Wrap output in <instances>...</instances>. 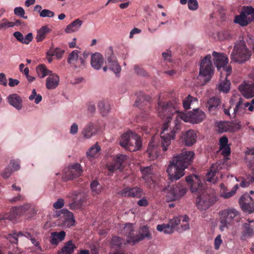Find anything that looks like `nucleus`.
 I'll list each match as a JSON object with an SVG mask.
<instances>
[{
	"label": "nucleus",
	"instance_id": "423d86ee",
	"mask_svg": "<svg viewBox=\"0 0 254 254\" xmlns=\"http://www.w3.org/2000/svg\"><path fill=\"white\" fill-rule=\"evenodd\" d=\"M213 73L214 69L211 61V56L207 55L201 61L199 75L204 78V81L205 83L210 80Z\"/></svg>",
	"mask_w": 254,
	"mask_h": 254
},
{
	"label": "nucleus",
	"instance_id": "2eb2a0df",
	"mask_svg": "<svg viewBox=\"0 0 254 254\" xmlns=\"http://www.w3.org/2000/svg\"><path fill=\"white\" fill-rule=\"evenodd\" d=\"M127 159V156L122 154H117L114 158V162L108 166V170L112 172L117 170H122L123 165Z\"/></svg>",
	"mask_w": 254,
	"mask_h": 254
},
{
	"label": "nucleus",
	"instance_id": "79ce46f5",
	"mask_svg": "<svg viewBox=\"0 0 254 254\" xmlns=\"http://www.w3.org/2000/svg\"><path fill=\"white\" fill-rule=\"evenodd\" d=\"M90 188L94 195L100 194L102 190V186L97 181H93L91 183Z\"/></svg>",
	"mask_w": 254,
	"mask_h": 254
},
{
	"label": "nucleus",
	"instance_id": "f257e3e1",
	"mask_svg": "<svg viewBox=\"0 0 254 254\" xmlns=\"http://www.w3.org/2000/svg\"><path fill=\"white\" fill-rule=\"evenodd\" d=\"M181 104L179 100H173L167 102H158L157 111L161 118H166V121L162 127L161 144L158 145L155 137H152L149 141L146 154L150 160L158 157L160 148L164 152L168 150L171 141L175 138V134L181 129V120L192 124L202 122L205 118V114L201 110L194 109L186 114L180 112L179 108Z\"/></svg>",
	"mask_w": 254,
	"mask_h": 254
},
{
	"label": "nucleus",
	"instance_id": "f03ea898",
	"mask_svg": "<svg viewBox=\"0 0 254 254\" xmlns=\"http://www.w3.org/2000/svg\"><path fill=\"white\" fill-rule=\"evenodd\" d=\"M194 153L184 151L173 157L167 169L169 179L171 181L179 180L184 175V171L193 161Z\"/></svg>",
	"mask_w": 254,
	"mask_h": 254
},
{
	"label": "nucleus",
	"instance_id": "6e6d98bb",
	"mask_svg": "<svg viewBox=\"0 0 254 254\" xmlns=\"http://www.w3.org/2000/svg\"><path fill=\"white\" fill-rule=\"evenodd\" d=\"M182 217H183V216H181L180 217H175L173 219L170 220L169 221L170 224L172 226L173 228L175 230L176 227L180 224L181 223V221L182 220Z\"/></svg>",
	"mask_w": 254,
	"mask_h": 254
},
{
	"label": "nucleus",
	"instance_id": "864d4df0",
	"mask_svg": "<svg viewBox=\"0 0 254 254\" xmlns=\"http://www.w3.org/2000/svg\"><path fill=\"white\" fill-rule=\"evenodd\" d=\"M20 236L18 233H13L8 234L6 238L9 240V241L12 244H17L18 243V238Z\"/></svg>",
	"mask_w": 254,
	"mask_h": 254
},
{
	"label": "nucleus",
	"instance_id": "7c9ffc66",
	"mask_svg": "<svg viewBox=\"0 0 254 254\" xmlns=\"http://www.w3.org/2000/svg\"><path fill=\"white\" fill-rule=\"evenodd\" d=\"M195 182L191 184L190 190L192 193H197L198 194L202 193L204 191V187L200 180L197 176H194Z\"/></svg>",
	"mask_w": 254,
	"mask_h": 254
},
{
	"label": "nucleus",
	"instance_id": "a18cd8bd",
	"mask_svg": "<svg viewBox=\"0 0 254 254\" xmlns=\"http://www.w3.org/2000/svg\"><path fill=\"white\" fill-rule=\"evenodd\" d=\"M101 148L100 146L96 144L92 146L86 152V154L88 157L92 158L99 152Z\"/></svg>",
	"mask_w": 254,
	"mask_h": 254
},
{
	"label": "nucleus",
	"instance_id": "603ef678",
	"mask_svg": "<svg viewBox=\"0 0 254 254\" xmlns=\"http://www.w3.org/2000/svg\"><path fill=\"white\" fill-rule=\"evenodd\" d=\"M230 82L229 81L226 79V81L222 82L219 84V89L224 93H227L230 90Z\"/></svg>",
	"mask_w": 254,
	"mask_h": 254
},
{
	"label": "nucleus",
	"instance_id": "a211bd4d",
	"mask_svg": "<svg viewBox=\"0 0 254 254\" xmlns=\"http://www.w3.org/2000/svg\"><path fill=\"white\" fill-rule=\"evenodd\" d=\"M212 56L214 57V64L218 70L227 64L228 59L225 55L214 51L212 53Z\"/></svg>",
	"mask_w": 254,
	"mask_h": 254
},
{
	"label": "nucleus",
	"instance_id": "4c0bfd02",
	"mask_svg": "<svg viewBox=\"0 0 254 254\" xmlns=\"http://www.w3.org/2000/svg\"><path fill=\"white\" fill-rule=\"evenodd\" d=\"M234 22L236 23L239 24L242 26L247 25L250 22L247 20V17L245 15L244 12H241L240 15H237L235 16Z\"/></svg>",
	"mask_w": 254,
	"mask_h": 254
},
{
	"label": "nucleus",
	"instance_id": "c9c22d12",
	"mask_svg": "<svg viewBox=\"0 0 254 254\" xmlns=\"http://www.w3.org/2000/svg\"><path fill=\"white\" fill-rule=\"evenodd\" d=\"M126 244L124 240L118 236H114L111 241V246L112 248L118 249L121 248L123 245Z\"/></svg>",
	"mask_w": 254,
	"mask_h": 254
},
{
	"label": "nucleus",
	"instance_id": "338daca9",
	"mask_svg": "<svg viewBox=\"0 0 254 254\" xmlns=\"http://www.w3.org/2000/svg\"><path fill=\"white\" fill-rule=\"evenodd\" d=\"M9 166H10L13 172L18 170L20 168L19 162L16 160L11 161Z\"/></svg>",
	"mask_w": 254,
	"mask_h": 254
},
{
	"label": "nucleus",
	"instance_id": "c85d7f7f",
	"mask_svg": "<svg viewBox=\"0 0 254 254\" xmlns=\"http://www.w3.org/2000/svg\"><path fill=\"white\" fill-rule=\"evenodd\" d=\"M51 32V29L49 28L48 25H45L42 26L37 31V35L35 37L36 41L40 42L44 40L48 33Z\"/></svg>",
	"mask_w": 254,
	"mask_h": 254
},
{
	"label": "nucleus",
	"instance_id": "dca6fc26",
	"mask_svg": "<svg viewBox=\"0 0 254 254\" xmlns=\"http://www.w3.org/2000/svg\"><path fill=\"white\" fill-rule=\"evenodd\" d=\"M83 170L79 163H75L71 166L65 173V181L72 180L81 175Z\"/></svg>",
	"mask_w": 254,
	"mask_h": 254
},
{
	"label": "nucleus",
	"instance_id": "9b49d317",
	"mask_svg": "<svg viewBox=\"0 0 254 254\" xmlns=\"http://www.w3.org/2000/svg\"><path fill=\"white\" fill-rule=\"evenodd\" d=\"M57 215L60 217L61 224L64 227H69L75 224L73 213L67 209H63L57 212Z\"/></svg>",
	"mask_w": 254,
	"mask_h": 254
},
{
	"label": "nucleus",
	"instance_id": "052dcab7",
	"mask_svg": "<svg viewBox=\"0 0 254 254\" xmlns=\"http://www.w3.org/2000/svg\"><path fill=\"white\" fill-rule=\"evenodd\" d=\"M188 5L189 8L191 10H196L198 7L197 0H189Z\"/></svg>",
	"mask_w": 254,
	"mask_h": 254
},
{
	"label": "nucleus",
	"instance_id": "0e129e2a",
	"mask_svg": "<svg viewBox=\"0 0 254 254\" xmlns=\"http://www.w3.org/2000/svg\"><path fill=\"white\" fill-rule=\"evenodd\" d=\"M228 139L226 136H223L220 138L219 140V148H224L227 146H229L228 144Z\"/></svg>",
	"mask_w": 254,
	"mask_h": 254
},
{
	"label": "nucleus",
	"instance_id": "473e14b6",
	"mask_svg": "<svg viewBox=\"0 0 254 254\" xmlns=\"http://www.w3.org/2000/svg\"><path fill=\"white\" fill-rule=\"evenodd\" d=\"M242 93L247 98L254 96V83L248 84L242 89Z\"/></svg>",
	"mask_w": 254,
	"mask_h": 254
},
{
	"label": "nucleus",
	"instance_id": "e433bc0d",
	"mask_svg": "<svg viewBox=\"0 0 254 254\" xmlns=\"http://www.w3.org/2000/svg\"><path fill=\"white\" fill-rule=\"evenodd\" d=\"M36 71L38 75L41 78H43L48 75H51L52 71L48 70L44 64H40L36 68Z\"/></svg>",
	"mask_w": 254,
	"mask_h": 254
},
{
	"label": "nucleus",
	"instance_id": "f704fd0d",
	"mask_svg": "<svg viewBox=\"0 0 254 254\" xmlns=\"http://www.w3.org/2000/svg\"><path fill=\"white\" fill-rule=\"evenodd\" d=\"M140 171L142 175V178L144 180L146 181H149V179L152 180V175L153 174V170L151 166L141 167Z\"/></svg>",
	"mask_w": 254,
	"mask_h": 254
},
{
	"label": "nucleus",
	"instance_id": "aec40b11",
	"mask_svg": "<svg viewBox=\"0 0 254 254\" xmlns=\"http://www.w3.org/2000/svg\"><path fill=\"white\" fill-rule=\"evenodd\" d=\"M196 131L193 129H190L183 134L182 141L186 146H191L196 142Z\"/></svg>",
	"mask_w": 254,
	"mask_h": 254
},
{
	"label": "nucleus",
	"instance_id": "49530a36",
	"mask_svg": "<svg viewBox=\"0 0 254 254\" xmlns=\"http://www.w3.org/2000/svg\"><path fill=\"white\" fill-rule=\"evenodd\" d=\"M64 52V50H61L59 48H56L53 50H51L50 51L48 52L47 55L51 56H55L58 59H59L62 57Z\"/></svg>",
	"mask_w": 254,
	"mask_h": 254
},
{
	"label": "nucleus",
	"instance_id": "7ed1b4c3",
	"mask_svg": "<svg viewBox=\"0 0 254 254\" xmlns=\"http://www.w3.org/2000/svg\"><path fill=\"white\" fill-rule=\"evenodd\" d=\"M120 144L126 150L132 152L140 149L142 141L139 135L127 131L121 135Z\"/></svg>",
	"mask_w": 254,
	"mask_h": 254
},
{
	"label": "nucleus",
	"instance_id": "6e6552de",
	"mask_svg": "<svg viewBox=\"0 0 254 254\" xmlns=\"http://www.w3.org/2000/svg\"><path fill=\"white\" fill-rule=\"evenodd\" d=\"M187 191L186 187L181 184L173 186L167 192L166 200L168 202L175 201L184 196Z\"/></svg>",
	"mask_w": 254,
	"mask_h": 254
},
{
	"label": "nucleus",
	"instance_id": "cd10ccee",
	"mask_svg": "<svg viewBox=\"0 0 254 254\" xmlns=\"http://www.w3.org/2000/svg\"><path fill=\"white\" fill-rule=\"evenodd\" d=\"M220 188L221 196L225 198H228L233 196L236 193L237 190L239 188V185H235L230 191H228L227 187H226L225 185L223 183H221L220 185Z\"/></svg>",
	"mask_w": 254,
	"mask_h": 254
},
{
	"label": "nucleus",
	"instance_id": "f8f14e48",
	"mask_svg": "<svg viewBox=\"0 0 254 254\" xmlns=\"http://www.w3.org/2000/svg\"><path fill=\"white\" fill-rule=\"evenodd\" d=\"M119 193L123 197L141 198L143 194V191L142 189L137 187H126Z\"/></svg>",
	"mask_w": 254,
	"mask_h": 254
},
{
	"label": "nucleus",
	"instance_id": "13d9d810",
	"mask_svg": "<svg viewBox=\"0 0 254 254\" xmlns=\"http://www.w3.org/2000/svg\"><path fill=\"white\" fill-rule=\"evenodd\" d=\"M13 170L12 168H11L10 166H8L7 167H6L3 171V172L1 173V176L4 179H7L8 178L10 175H11V173L13 172Z\"/></svg>",
	"mask_w": 254,
	"mask_h": 254
},
{
	"label": "nucleus",
	"instance_id": "393cba45",
	"mask_svg": "<svg viewBox=\"0 0 254 254\" xmlns=\"http://www.w3.org/2000/svg\"><path fill=\"white\" fill-rule=\"evenodd\" d=\"M8 103L16 109L19 110L22 107V101L21 97L17 94L9 95L7 97Z\"/></svg>",
	"mask_w": 254,
	"mask_h": 254
},
{
	"label": "nucleus",
	"instance_id": "20e7f679",
	"mask_svg": "<svg viewBox=\"0 0 254 254\" xmlns=\"http://www.w3.org/2000/svg\"><path fill=\"white\" fill-rule=\"evenodd\" d=\"M220 223L219 229L221 231L228 229L232 226L234 221H237L240 218V213L236 209L229 208L219 212Z\"/></svg>",
	"mask_w": 254,
	"mask_h": 254
},
{
	"label": "nucleus",
	"instance_id": "69168bd1",
	"mask_svg": "<svg viewBox=\"0 0 254 254\" xmlns=\"http://www.w3.org/2000/svg\"><path fill=\"white\" fill-rule=\"evenodd\" d=\"M25 199L24 196L21 194H18L17 196H14L9 199V201L12 203L22 201H24Z\"/></svg>",
	"mask_w": 254,
	"mask_h": 254
},
{
	"label": "nucleus",
	"instance_id": "412c9836",
	"mask_svg": "<svg viewBox=\"0 0 254 254\" xmlns=\"http://www.w3.org/2000/svg\"><path fill=\"white\" fill-rule=\"evenodd\" d=\"M135 230L133 228V225L131 223H127L121 230V233L126 236L127 238V242L128 243H132L133 245V239H135Z\"/></svg>",
	"mask_w": 254,
	"mask_h": 254
},
{
	"label": "nucleus",
	"instance_id": "0eeeda50",
	"mask_svg": "<svg viewBox=\"0 0 254 254\" xmlns=\"http://www.w3.org/2000/svg\"><path fill=\"white\" fill-rule=\"evenodd\" d=\"M196 206L200 210H205L212 206L216 201V197L212 194H209L205 191L198 195Z\"/></svg>",
	"mask_w": 254,
	"mask_h": 254
},
{
	"label": "nucleus",
	"instance_id": "72a5a7b5",
	"mask_svg": "<svg viewBox=\"0 0 254 254\" xmlns=\"http://www.w3.org/2000/svg\"><path fill=\"white\" fill-rule=\"evenodd\" d=\"M76 248L74 244L71 241L66 242L59 254H72L74 250Z\"/></svg>",
	"mask_w": 254,
	"mask_h": 254
},
{
	"label": "nucleus",
	"instance_id": "8fccbe9b",
	"mask_svg": "<svg viewBox=\"0 0 254 254\" xmlns=\"http://www.w3.org/2000/svg\"><path fill=\"white\" fill-rule=\"evenodd\" d=\"M250 105L249 102H246L244 104H243V99L241 98H240L239 101L237 103L235 108L233 109L234 114H236V113L238 111L241 110L242 109H244L245 107H247Z\"/></svg>",
	"mask_w": 254,
	"mask_h": 254
},
{
	"label": "nucleus",
	"instance_id": "a878e982",
	"mask_svg": "<svg viewBox=\"0 0 254 254\" xmlns=\"http://www.w3.org/2000/svg\"><path fill=\"white\" fill-rule=\"evenodd\" d=\"M47 78L46 86L48 89H54L57 88L59 83V76L56 74L51 73Z\"/></svg>",
	"mask_w": 254,
	"mask_h": 254
},
{
	"label": "nucleus",
	"instance_id": "e2e57ef3",
	"mask_svg": "<svg viewBox=\"0 0 254 254\" xmlns=\"http://www.w3.org/2000/svg\"><path fill=\"white\" fill-rule=\"evenodd\" d=\"M242 12H244L247 17L248 15H251L254 18V8L251 6L244 7Z\"/></svg>",
	"mask_w": 254,
	"mask_h": 254
},
{
	"label": "nucleus",
	"instance_id": "774afa93",
	"mask_svg": "<svg viewBox=\"0 0 254 254\" xmlns=\"http://www.w3.org/2000/svg\"><path fill=\"white\" fill-rule=\"evenodd\" d=\"M222 243V240L221 238V235H218L214 240V248L216 250L219 249L220 245Z\"/></svg>",
	"mask_w": 254,
	"mask_h": 254
},
{
	"label": "nucleus",
	"instance_id": "09e8293b",
	"mask_svg": "<svg viewBox=\"0 0 254 254\" xmlns=\"http://www.w3.org/2000/svg\"><path fill=\"white\" fill-rule=\"evenodd\" d=\"M183 218L182 220V223L181 224V229H178V231L181 232L183 231L187 230L190 228L188 221L189 218L187 215L183 216L182 217Z\"/></svg>",
	"mask_w": 254,
	"mask_h": 254
},
{
	"label": "nucleus",
	"instance_id": "f3484780",
	"mask_svg": "<svg viewBox=\"0 0 254 254\" xmlns=\"http://www.w3.org/2000/svg\"><path fill=\"white\" fill-rule=\"evenodd\" d=\"M145 239L148 240L151 239V234L150 232L148 227L147 226L144 225L140 227L138 235L135 233V239H133V245Z\"/></svg>",
	"mask_w": 254,
	"mask_h": 254
},
{
	"label": "nucleus",
	"instance_id": "ea45409f",
	"mask_svg": "<svg viewBox=\"0 0 254 254\" xmlns=\"http://www.w3.org/2000/svg\"><path fill=\"white\" fill-rule=\"evenodd\" d=\"M150 97L148 96L145 95L143 94H141L140 96L138 97L137 99L136 100L134 106L138 107L139 108H142V102H145V105H147V103L149 105V99Z\"/></svg>",
	"mask_w": 254,
	"mask_h": 254
},
{
	"label": "nucleus",
	"instance_id": "5701e85b",
	"mask_svg": "<svg viewBox=\"0 0 254 254\" xmlns=\"http://www.w3.org/2000/svg\"><path fill=\"white\" fill-rule=\"evenodd\" d=\"M220 169L219 164L217 163L213 164L206 173L204 179L207 182L214 183L217 178V177L216 176V174L218 173Z\"/></svg>",
	"mask_w": 254,
	"mask_h": 254
},
{
	"label": "nucleus",
	"instance_id": "5fc2aeb1",
	"mask_svg": "<svg viewBox=\"0 0 254 254\" xmlns=\"http://www.w3.org/2000/svg\"><path fill=\"white\" fill-rule=\"evenodd\" d=\"M55 13L49 9H45L42 10L40 13V16L41 17H53Z\"/></svg>",
	"mask_w": 254,
	"mask_h": 254
},
{
	"label": "nucleus",
	"instance_id": "39448f33",
	"mask_svg": "<svg viewBox=\"0 0 254 254\" xmlns=\"http://www.w3.org/2000/svg\"><path fill=\"white\" fill-rule=\"evenodd\" d=\"M251 56L250 51L247 48L244 41H240L234 47L231 55V59L239 63L248 61Z\"/></svg>",
	"mask_w": 254,
	"mask_h": 254
},
{
	"label": "nucleus",
	"instance_id": "b1692460",
	"mask_svg": "<svg viewBox=\"0 0 254 254\" xmlns=\"http://www.w3.org/2000/svg\"><path fill=\"white\" fill-rule=\"evenodd\" d=\"M103 63L104 58L101 54L96 53L91 55V65L94 69L96 70L100 69L103 64Z\"/></svg>",
	"mask_w": 254,
	"mask_h": 254
},
{
	"label": "nucleus",
	"instance_id": "4be33fe9",
	"mask_svg": "<svg viewBox=\"0 0 254 254\" xmlns=\"http://www.w3.org/2000/svg\"><path fill=\"white\" fill-rule=\"evenodd\" d=\"M99 129V128L96 124L90 123L83 128L82 131V134L84 138L88 139L96 134Z\"/></svg>",
	"mask_w": 254,
	"mask_h": 254
},
{
	"label": "nucleus",
	"instance_id": "c756f323",
	"mask_svg": "<svg viewBox=\"0 0 254 254\" xmlns=\"http://www.w3.org/2000/svg\"><path fill=\"white\" fill-rule=\"evenodd\" d=\"M82 21L79 19H76L68 24L65 29L66 33H71L77 31L82 24Z\"/></svg>",
	"mask_w": 254,
	"mask_h": 254
},
{
	"label": "nucleus",
	"instance_id": "37998d69",
	"mask_svg": "<svg viewBox=\"0 0 254 254\" xmlns=\"http://www.w3.org/2000/svg\"><path fill=\"white\" fill-rule=\"evenodd\" d=\"M98 108L103 116H106L110 110L109 104L104 101L98 103Z\"/></svg>",
	"mask_w": 254,
	"mask_h": 254
},
{
	"label": "nucleus",
	"instance_id": "2f4dec72",
	"mask_svg": "<svg viewBox=\"0 0 254 254\" xmlns=\"http://www.w3.org/2000/svg\"><path fill=\"white\" fill-rule=\"evenodd\" d=\"M220 103V100L219 98L213 97L207 101L206 107L210 113L214 114Z\"/></svg>",
	"mask_w": 254,
	"mask_h": 254
},
{
	"label": "nucleus",
	"instance_id": "58836bf2",
	"mask_svg": "<svg viewBox=\"0 0 254 254\" xmlns=\"http://www.w3.org/2000/svg\"><path fill=\"white\" fill-rule=\"evenodd\" d=\"M244 233L245 236H252L254 233V221H249V223H245L244 225Z\"/></svg>",
	"mask_w": 254,
	"mask_h": 254
},
{
	"label": "nucleus",
	"instance_id": "de8ad7c7",
	"mask_svg": "<svg viewBox=\"0 0 254 254\" xmlns=\"http://www.w3.org/2000/svg\"><path fill=\"white\" fill-rule=\"evenodd\" d=\"M78 50H73L71 53L69 54L67 59V62L69 64H74V62L77 61L78 59Z\"/></svg>",
	"mask_w": 254,
	"mask_h": 254
},
{
	"label": "nucleus",
	"instance_id": "bf43d9fd",
	"mask_svg": "<svg viewBox=\"0 0 254 254\" xmlns=\"http://www.w3.org/2000/svg\"><path fill=\"white\" fill-rule=\"evenodd\" d=\"M64 205V200L63 198H59L53 204V206L56 209H60L63 207Z\"/></svg>",
	"mask_w": 254,
	"mask_h": 254
},
{
	"label": "nucleus",
	"instance_id": "ddd939ff",
	"mask_svg": "<svg viewBox=\"0 0 254 254\" xmlns=\"http://www.w3.org/2000/svg\"><path fill=\"white\" fill-rule=\"evenodd\" d=\"M217 126L218 128V131L220 132H234L238 130L241 127L239 123L222 121L219 122Z\"/></svg>",
	"mask_w": 254,
	"mask_h": 254
},
{
	"label": "nucleus",
	"instance_id": "680f3d73",
	"mask_svg": "<svg viewBox=\"0 0 254 254\" xmlns=\"http://www.w3.org/2000/svg\"><path fill=\"white\" fill-rule=\"evenodd\" d=\"M134 69L136 73L139 75L143 76H146L148 75V73L143 68L139 66L138 65H135L134 66Z\"/></svg>",
	"mask_w": 254,
	"mask_h": 254
},
{
	"label": "nucleus",
	"instance_id": "4468645a",
	"mask_svg": "<svg viewBox=\"0 0 254 254\" xmlns=\"http://www.w3.org/2000/svg\"><path fill=\"white\" fill-rule=\"evenodd\" d=\"M71 197L73 201L69 205L71 210L79 209L81 207L82 203L85 201V197L81 193L74 191L71 192Z\"/></svg>",
	"mask_w": 254,
	"mask_h": 254
},
{
	"label": "nucleus",
	"instance_id": "bb28decb",
	"mask_svg": "<svg viewBox=\"0 0 254 254\" xmlns=\"http://www.w3.org/2000/svg\"><path fill=\"white\" fill-rule=\"evenodd\" d=\"M66 233L64 231L59 232H52L50 237V243L53 245H58V244L63 241L65 237Z\"/></svg>",
	"mask_w": 254,
	"mask_h": 254
},
{
	"label": "nucleus",
	"instance_id": "6ab92c4d",
	"mask_svg": "<svg viewBox=\"0 0 254 254\" xmlns=\"http://www.w3.org/2000/svg\"><path fill=\"white\" fill-rule=\"evenodd\" d=\"M30 209H31V206L29 204H25L19 207H14L11 209L8 217L10 219H14L18 215H21L28 212Z\"/></svg>",
	"mask_w": 254,
	"mask_h": 254
},
{
	"label": "nucleus",
	"instance_id": "4d7b16f0",
	"mask_svg": "<svg viewBox=\"0 0 254 254\" xmlns=\"http://www.w3.org/2000/svg\"><path fill=\"white\" fill-rule=\"evenodd\" d=\"M14 14L20 17H22L24 19H27V16H24L25 11L24 9L21 7H16L14 9Z\"/></svg>",
	"mask_w": 254,
	"mask_h": 254
},
{
	"label": "nucleus",
	"instance_id": "1a4fd4ad",
	"mask_svg": "<svg viewBox=\"0 0 254 254\" xmlns=\"http://www.w3.org/2000/svg\"><path fill=\"white\" fill-rule=\"evenodd\" d=\"M105 58L108 68L113 71L117 75L120 73L121 67L117 62L116 57L114 55L113 50L111 47L109 48L106 50Z\"/></svg>",
	"mask_w": 254,
	"mask_h": 254
},
{
	"label": "nucleus",
	"instance_id": "c03bdc74",
	"mask_svg": "<svg viewBox=\"0 0 254 254\" xmlns=\"http://www.w3.org/2000/svg\"><path fill=\"white\" fill-rule=\"evenodd\" d=\"M196 101H197L196 98H194L191 96L190 95H189L183 101V107L185 110H188L190 109L191 104L194 102Z\"/></svg>",
	"mask_w": 254,
	"mask_h": 254
},
{
	"label": "nucleus",
	"instance_id": "a19ab883",
	"mask_svg": "<svg viewBox=\"0 0 254 254\" xmlns=\"http://www.w3.org/2000/svg\"><path fill=\"white\" fill-rule=\"evenodd\" d=\"M157 230L160 232L163 231L165 234H171L174 231L172 226H171L169 223L168 224L158 225L157 226Z\"/></svg>",
	"mask_w": 254,
	"mask_h": 254
},
{
	"label": "nucleus",
	"instance_id": "9d476101",
	"mask_svg": "<svg viewBox=\"0 0 254 254\" xmlns=\"http://www.w3.org/2000/svg\"><path fill=\"white\" fill-rule=\"evenodd\" d=\"M239 202L243 211L250 214L254 213V200L248 193H245L241 196Z\"/></svg>",
	"mask_w": 254,
	"mask_h": 254
},
{
	"label": "nucleus",
	"instance_id": "3c124183",
	"mask_svg": "<svg viewBox=\"0 0 254 254\" xmlns=\"http://www.w3.org/2000/svg\"><path fill=\"white\" fill-rule=\"evenodd\" d=\"M242 181L240 183V185L241 187L243 188L248 187L250 185V182H254V169L253 170L252 177L250 179L248 178L247 179L244 180L243 178H242Z\"/></svg>",
	"mask_w": 254,
	"mask_h": 254
}]
</instances>
